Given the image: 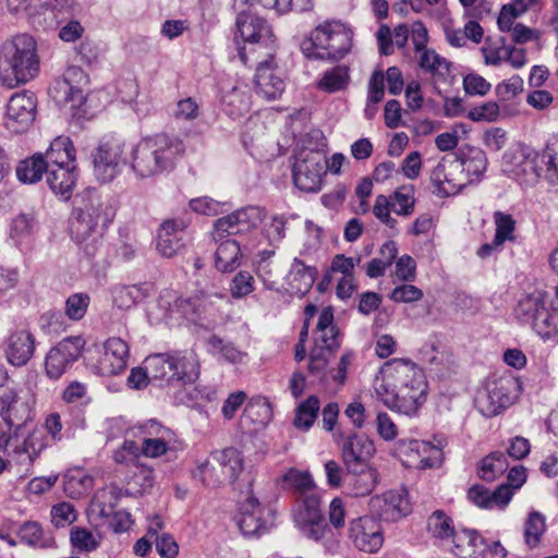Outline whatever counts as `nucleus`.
<instances>
[{"label":"nucleus","instance_id":"6","mask_svg":"<svg viewBox=\"0 0 558 558\" xmlns=\"http://www.w3.org/2000/svg\"><path fill=\"white\" fill-rule=\"evenodd\" d=\"M236 29L245 44L238 50L244 65H248L256 57H270L275 52L272 29L263 17L250 12H240L236 17Z\"/></svg>","mask_w":558,"mask_h":558},{"label":"nucleus","instance_id":"38","mask_svg":"<svg viewBox=\"0 0 558 558\" xmlns=\"http://www.w3.org/2000/svg\"><path fill=\"white\" fill-rule=\"evenodd\" d=\"M78 72L76 68H70L66 70L63 78L54 82V85L50 89L54 100L61 105H70L72 108L78 107L83 99V90L71 84L70 77Z\"/></svg>","mask_w":558,"mask_h":558},{"label":"nucleus","instance_id":"27","mask_svg":"<svg viewBox=\"0 0 558 558\" xmlns=\"http://www.w3.org/2000/svg\"><path fill=\"white\" fill-rule=\"evenodd\" d=\"M186 223L182 219H169L162 222L157 234V250L167 258L177 255L183 247V230Z\"/></svg>","mask_w":558,"mask_h":558},{"label":"nucleus","instance_id":"25","mask_svg":"<svg viewBox=\"0 0 558 558\" xmlns=\"http://www.w3.org/2000/svg\"><path fill=\"white\" fill-rule=\"evenodd\" d=\"M523 90V81L512 76L496 87L497 101L490 102V121L513 117L519 113L515 97Z\"/></svg>","mask_w":558,"mask_h":558},{"label":"nucleus","instance_id":"35","mask_svg":"<svg viewBox=\"0 0 558 558\" xmlns=\"http://www.w3.org/2000/svg\"><path fill=\"white\" fill-rule=\"evenodd\" d=\"M210 457L218 465L220 475L223 476V483L235 482L243 471L242 453L233 447L226 448L220 451H214L210 453Z\"/></svg>","mask_w":558,"mask_h":558},{"label":"nucleus","instance_id":"51","mask_svg":"<svg viewBox=\"0 0 558 558\" xmlns=\"http://www.w3.org/2000/svg\"><path fill=\"white\" fill-rule=\"evenodd\" d=\"M349 83V70L344 65H337L324 72L318 81V88L327 93L343 89Z\"/></svg>","mask_w":558,"mask_h":558},{"label":"nucleus","instance_id":"57","mask_svg":"<svg viewBox=\"0 0 558 558\" xmlns=\"http://www.w3.org/2000/svg\"><path fill=\"white\" fill-rule=\"evenodd\" d=\"M189 205L194 213L205 216H217L230 208L228 203L218 202L208 196L193 198Z\"/></svg>","mask_w":558,"mask_h":558},{"label":"nucleus","instance_id":"31","mask_svg":"<svg viewBox=\"0 0 558 558\" xmlns=\"http://www.w3.org/2000/svg\"><path fill=\"white\" fill-rule=\"evenodd\" d=\"M35 339L26 330L13 332L8 339L5 350L8 362L14 366L25 365L34 354Z\"/></svg>","mask_w":558,"mask_h":558},{"label":"nucleus","instance_id":"22","mask_svg":"<svg viewBox=\"0 0 558 558\" xmlns=\"http://www.w3.org/2000/svg\"><path fill=\"white\" fill-rule=\"evenodd\" d=\"M130 348L119 338L111 337L102 344V353L97 360V373L101 376H114L122 373L128 366Z\"/></svg>","mask_w":558,"mask_h":558},{"label":"nucleus","instance_id":"2","mask_svg":"<svg viewBox=\"0 0 558 558\" xmlns=\"http://www.w3.org/2000/svg\"><path fill=\"white\" fill-rule=\"evenodd\" d=\"M76 203L70 220V233L77 243L90 240L92 244H87L85 251L93 255L98 239L114 219L116 207L109 196L96 189H86L77 196Z\"/></svg>","mask_w":558,"mask_h":558},{"label":"nucleus","instance_id":"60","mask_svg":"<svg viewBox=\"0 0 558 558\" xmlns=\"http://www.w3.org/2000/svg\"><path fill=\"white\" fill-rule=\"evenodd\" d=\"M90 298L86 293H73L65 302V315L72 320H81L89 306Z\"/></svg>","mask_w":558,"mask_h":558},{"label":"nucleus","instance_id":"61","mask_svg":"<svg viewBox=\"0 0 558 558\" xmlns=\"http://www.w3.org/2000/svg\"><path fill=\"white\" fill-rule=\"evenodd\" d=\"M142 456L141 446L134 440H124L119 449L113 452V460L119 464L138 465L137 459Z\"/></svg>","mask_w":558,"mask_h":558},{"label":"nucleus","instance_id":"56","mask_svg":"<svg viewBox=\"0 0 558 558\" xmlns=\"http://www.w3.org/2000/svg\"><path fill=\"white\" fill-rule=\"evenodd\" d=\"M337 349L315 342L310 352L308 372L314 375H323L329 359Z\"/></svg>","mask_w":558,"mask_h":558},{"label":"nucleus","instance_id":"32","mask_svg":"<svg viewBox=\"0 0 558 558\" xmlns=\"http://www.w3.org/2000/svg\"><path fill=\"white\" fill-rule=\"evenodd\" d=\"M77 177L76 165L49 168L47 171V184L53 194L66 201L72 196Z\"/></svg>","mask_w":558,"mask_h":558},{"label":"nucleus","instance_id":"23","mask_svg":"<svg viewBox=\"0 0 558 558\" xmlns=\"http://www.w3.org/2000/svg\"><path fill=\"white\" fill-rule=\"evenodd\" d=\"M398 451L405 457L404 463L409 466L427 469L435 466L441 457L439 447L418 439H401Z\"/></svg>","mask_w":558,"mask_h":558},{"label":"nucleus","instance_id":"39","mask_svg":"<svg viewBox=\"0 0 558 558\" xmlns=\"http://www.w3.org/2000/svg\"><path fill=\"white\" fill-rule=\"evenodd\" d=\"M495 223V235L490 242V252L500 250L506 242L517 241V220L512 215L497 210L493 215Z\"/></svg>","mask_w":558,"mask_h":558},{"label":"nucleus","instance_id":"59","mask_svg":"<svg viewBox=\"0 0 558 558\" xmlns=\"http://www.w3.org/2000/svg\"><path fill=\"white\" fill-rule=\"evenodd\" d=\"M486 168L487 158L485 153L481 149H471L463 160V170L471 177V180H476L482 177Z\"/></svg>","mask_w":558,"mask_h":558},{"label":"nucleus","instance_id":"1","mask_svg":"<svg viewBox=\"0 0 558 558\" xmlns=\"http://www.w3.org/2000/svg\"><path fill=\"white\" fill-rule=\"evenodd\" d=\"M374 390L389 409L414 416L426 401L427 381L423 371L404 360L386 362L376 376Z\"/></svg>","mask_w":558,"mask_h":558},{"label":"nucleus","instance_id":"4","mask_svg":"<svg viewBox=\"0 0 558 558\" xmlns=\"http://www.w3.org/2000/svg\"><path fill=\"white\" fill-rule=\"evenodd\" d=\"M39 71L35 39L21 34L5 40L0 47V82L13 88L29 82Z\"/></svg>","mask_w":558,"mask_h":558},{"label":"nucleus","instance_id":"10","mask_svg":"<svg viewBox=\"0 0 558 558\" xmlns=\"http://www.w3.org/2000/svg\"><path fill=\"white\" fill-rule=\"evenodd\" d=\"M35 398L13 388L0 390V416L3 424L14 429V435L34 417Z\"/></svg>","mask_w":558,"mask_h":558},{"label":"nucleus","instance_id":"19","mask_svg":"<svg viewBox=\"0 0 558 558\" xmlns=\"http://www.w3.org/2000/svg\"><path fill=\"white\" fill-rule=\"evenodd\" d=\"M369 511L384 521H398L411 511L408 493L404 488L390 489L375 495L368 502Z\"/></svg>","mask_w":558,"mask_h":558},{"label":"nucleus","instance_id":"26","mask_svg":"<svg viewBox=\"0 0 558 558\" xmlns=\"http://www.w3.org/2000/svg\"><path fill=\"white\" fill-rule=\"evenodd\" d=\"M522 391V384L511 372L504 373L502 376L494 380V389L490 392V411L494 415H498L501 411L512 405Z\"/></svg>","mask_w":558,"mask_h":558},{"label":"nucleus","instance_id":"30","mask_svg":"<svg viewBox=\"0 0 558 558\" xmlns=\"http://www.w3.org/2000/svg\"><path fill=\"white\" fill-rule=\"evenodd\" d=\"M277 484L300 499L317 493L314 478L307 470L290 468L277 480Z\"/></svg>","mask_w":558,"mask_h":558},{"label":"nucleus","instance_id":"12","mask_svg":"<svg viewBox=\"0 0 558 558\" xmlns=\"http://www.w3.org/2000/svg\"><path fill=\"white\" fill-rule=\"evenodd\" d=\"M538 154L523 144H512L502 155L501 171L519 182H534L541 175Z\"/></svg>","mask_w":558,"mask_h":558},{"label":"nucleus","instance_id":"63","mask_svg":"<svg viewBox=\"0 0 558 558\" xmlns=\"http://www.w3.org/2000/svg\"><path fill=\"white\" fill-rule=\"evenodd\" d=\"M254 289V278L248 271H239L230 283V292L234 299L245 298Z\"/></svg>","mask_w":558,"mask_h":558},{"label":"nucleus","instance_id":"16","mask_svg":"<svg viewBox=\"0 0 558 558\" xmlns=\"http://www.w3.org/2000/svg\"><path fill=\"white\" fill-rule=\"evenodd\" d=\"M36 107L33 93L24 90L12 95L7 105L5 128L13 133L26 131L35 120Z\"/></svg>","mask_w":558,"mask_h":558},{"label":"nucleus","instance_id":"34","mask_svg":"<svg viewBox=\"0 0 558 558\" xmlns=\"http://www.w3.org/2000/svg\"><path fill=\"white\" fill-rule=\"evenodd\" d=\"M44 158L48 169L76 165V149L72 140L68 136H57L44 153Z\"/></svg>","mask_w":558,"mask_h":558},{"label":"nucleus","instance_id":"15","mask_svg":"<svg viewBox=\"0 0 558 558\" xmlns=\"http://www.w3.org/2000/svg\"><path fill=\"white\" fill-rule=\"evenodd\" d=\"M348 538L361 551L377 553L384 543L381 524L373 514L353 519L349 524Z\"/></svg>","mask_w":558,"mask_h":558},{"label":"nucleus","instance_id":"24","mask_svg":"<svg viewBox=\"0 0 558 558\" xmlns=\"http://www.w3.org/2000/svg\"><path fill=\"white\" fill-rule=\"evenodd\" d=\"M158 304L162 308H167L163 318L174 319L185 318L192 323L197 324L202 315L206 311V304L202 296L194 295L191 298H177L173 302L170 301L169 294L160 296Z\"/></svg>","mask_w":558,"mask_h":558},{"label":"nucleus","instance_id":"17","mask_svg":"<svg viewBox=\"0 0 558 558\" xmlns=\"http://www.w3.org/2000/svg\"><path fill=\"white\" fill-rule=\"evenodd\" d=\"M274 53L270 57H256L255 89L266 100L278 99L286 89V83L281 72L276 66Z\"/></svg>","mask_w":558,"mask_h":558},{"label":"nucleus","instance_id":"9","mask_svg":"<svg viewBox=\"0 0 558 558\" xmlns=\"http://www.w3.org/2000/svg\"><path fill=\"white\" fill-rule=\"evenodd\" d=\"M514 313L521 324L530 325L543 338H550L558 330V314L546 307L545 294L539 290L521 298Z\"/></svg>","mask_w":558,"mask_h":558},{"label":"nucleus","instance_id":"55","mask_svg":"<svg viewBox=\"0 0 558 558\" xmlns=\"http://www.w3.org/2000/svg\"><path fill=\"white\" fill-rule=\"evenodd\" d=\"M545 530V517L538 511L530 512L524 524V539L526 545L531 548L536 547Z\"/></svg>","mask_w":558,"mask_h":558},{"label":"nucleus","instance_id":"43","mask_svg":"<svg viewBox=\"0 0 558 558\" xmlns=\"http://www.w3.org/2000/svg\"><path fill=\"white\" fill-rule=\"evenodd\" d=\"M48 167L43 153H36L26 158L16 167L17 179L27 184H34L41 180L43 174H47Z\"/></svg>","mask_w":558,"mask_h":558},{"label":"nucleus","instance_id":"8","mask_svg":"<svg viewBox=\"0 0 558 558\" xmlns=\"http://www.w3.org/2000/svg\"><path fill=\"white\" fill-rule=\"evenodd\" d=\"M46 447V435L43 429L34 428L21 444H17L14 429L0 422V453L11 457L25 470L33 465Z\"/></svg>","mask_w":558,"mask_h":558},{"label":"nucleus","instance_id":"37","mask_svg":"<svg viewBox=\"0 0 558 558\" xmlns=\"http://www.w3.org/2000/svg\"><path fill=\"white\" fill-rule=\"evenodd\" d=\"M348 490L352 496L362 497L371 494L378 483L376 469L369 465L348 470Z\"/></svg>","mask_w":558,"mask_h":558},{"label":"nucleus","instance_id":"21","mask_svg":"<svg viewBox=\"0 0 558 558\" xmlns=\"http://www.w3.org/2000/svg\"><path fill=\"white\" fill-rule=\"evenodd\" d=\"M272 524V513L262 506L254 496L247 497L241 506L238 525L245 536H259Z\"/></svg>","mask_w":558,"mask_h":558},{"label":"nucleus","instance_id":"45","mask_svg":"<svg viewBox=\"0 0 558 558\" xmlns=\"http://www.w3.org/2000/svg\"><path fill=\"white\" fill-rule=\"evenodd\" d=\"M225 112L235 119L244 116L251 109V95L245 88L233 87L222 97Z\"/></svg>","mask_w":558,"mask_h":558},{"label":"nucleus","instance_id":"7","mask_svg":"<svg viewBox=\"0 0 558 558\" xmlns=\"http://www.w3.org/2000/svg\"><path fill=\"white\" fill-rule=\"evenodd\" d=\"M307 58L339 60L351 48V32L340 22L318 25L301 46Z\"/></svg>","mask_w":558,"mask_h":558},{"label":"nucleus","instance_id":"36","mask_svg":"<svg viewBox=\"0 0 558 558\" xmlns=\"http://www.w3.org/2000/svg\"><path fill=\"white\" fill-rule=\"evenodd\" d=\"M317 276L315 267L306 266L295 257L287 276V283L293 294L304 295L313 287Z\"/></svg>","mask_w":558,"mask_h":558},{"label":"nucleus","instance_id":"58","mask_svg":"<svg viewBox=\"0 0 558 558\" xmlns=\"http://www.w3.org/2000/svg\"><path fill=\"white\" fill-rule=\"evenodd\" d=\"M430 534L438 538H447L454 535L452 521L442 511H435L427 521Z\"/></svg>","mask_w":558,"mask_h":558},{"label":"nucleus","instance_id":"48","mask_svg":"<svg viewBox=\"0 0 558 558\" xmlns=\"http://www.w3.org/2000/svg\"><path fill=\"white\" fill-rule=\"evenodd\" d=\"M319 408V399L316 396H310L296 407L293 426L300 430H308L317 418Z\"/></svg>","mask_w":558,"mask_h":558},{"label":"nucleus","instance_id":"18","mask_svg":"<svg viewBox=\"0 0 558 558\" xmlns=\"http://www.w3.org/2000/svg\"><path fill=\"white\" fill-rule=\"evenodd\" d=\"M82 337H71L60 341L46 355L45 367L47 375L52 379L60 378L75 362L84 348Z\"/></svg>","mask_w":558,"mask_h":558},{"label":"nucleus","instance_id":"5","mask_svg":"<svg viewBox=\"0 0 558 558\" xmlns=\"http://www.w3.org/2000/svg\"><path fill=\"white\" fill-rule=\"evenodd\" d=\"M293 521L305 538L320 544L327 551L333 553L339 548L338 534L326 522L317 493L301 498L294 510Z\"/></svg>","mask_w":558,"mask_h":558},{"label":"nucleus","instance_id":"62","mask_svg":"<svg viewBox=\"0 0 558 558\" xmlns=\"http://www.w3.org/2000/svg\"><path fill=\"white\" fill-rule=\"evenodd\" d=\"M75 508L70 502H60L51 508V522L57 527H64L76 521Z\"/></svg>","mask_w":558,"mask_h":558},{"label":"nucleus","instance_id":"14","mask_svg":"<svg viewBox=\"0 0 558 558\" xmlns=\"http://www.w3.org/2000/svg\"><path fill=\"white\" fill-rule=\"evenodd\" d=\"M266 217V210L258 206H248L217 219L211 232L215 241L232 234H240L256 228Z\"/></svg>","mask_w":558,"mask_h":558},{"label":"nucleus","instance_id":"13","mask_svg":"<svg viewBox=\"0 0 558 558\" xmlns=\"http://www.w3.org/2000/svg\"><path fill=\"white\" fill-rule=\"evenodd\" d=\"M325 156L322 153L314 150L301 151L293 165L295 186L308 193L318 192L325 174Z\"/></svg>","mask_w":558,"mask_h":558},{"label":"nucleus","instance_id":"44","mask_svg":"<svg viewBox=\"0 0 558 558\" xmlns=\"http://www.w3.org/2000/svg\"><path fill=\"white\" fill-rule=\"evenodd\" d=\"M19 535L22 542L33 547L38 548H52L56 546V541L50 531H46L36 521L25 522L19 530Z\"/></svg>","mask_w":558,"mask_h":558},{"label":"nucleus","instance_id":"11","mask_svg":"<svg viewBox=\"0 0 558 558\" xmlns=\"http://www.w3.org/2000/svg\"><path fill=\"white\" fill-rule=\"evenodd\" d=\"M124 143L118 137H104L93 154L94 174L98 181L107 183L119 175L125 166Z\"/></svg>","mask_w":558,"mask_h":558},{"label":"nucleus","instance_id":"28","mask_svg":"<svg viewBox=\"0 0 558 558\" xmlns=\"http://www.w3.org/2000/svg\"><path fill=\"white\" fill-rule=\"evenodd\" d=\"M374 452L373 441L364 435L348 437L342 446V459L347 470H355V466L368 465V460Z\"/></svg>","mask_w":558,"mask_h":558},{"label":"nucleus","instance_id":"46","mask_svg":"<svg viewBox=\"0 0 558 558\" xmlns=\"http://www.w3.org/2000/svg\"><path fill=\"white\" fill-rule=\"evenodd\" d=\"M121 497V489L118 486H107L98 489L93 497L92 508L100 517H110Z\"/></svg>","mask_w":558,"mask_h":558},{"label":"nucleus","instance_id":"49","mask_svg":"<svg viewBox=\"0 0 558 558\" xmlns=\"http://www.w3.org/2000/svg\"><path fill=\"white\" fill-rule=\"evenodd\" d=\"M389 196L392 201V211L398 216L409 217L414 213L416 199L413 185H402Z\"/></svg>","mask_w":558,"mask_h":558},{"label":"nucleus","instance_id":"29","mask_svg":"<svg viewBox=\"0 0 558 558\" xmlns=\"http://www.w3.org/2000/svg\"><path fill=\"white\" fill-rule=\"evenodd\" d=\"M175 383L192 384L199 376V360L192 349L174 350L168 352Z\"/></svg>","mask_w":558,"mask_h":558},{"label":"nucleus","instance_id":"40","mask_svg":"<svg viewBox=\"0 0 558 558\" xmlns=\"http://www.w3.org/2000/svg\"><path fill=\"white\" fill-rule=\"evenodd\" d=\"M315 342L338 349L340 347V333L333 324V310L330 306L324 307L319 314L316 326Z\"/></svg>","mask_w":558,"mask_h":558},{"label":"nucleus","instance_id":"64","mask_svg":"<svg viewBox=\"0 0 558 558\" xmlns=\"http://www.w3.org/2000/svg\"><path fill=\"white\" fill-rule=\"evenodd\" d=\"M391 210L392 201L390 199V196H386L383 194L378 195L375 199L373 214L385 226L389 228H395L397 225V220L391 217Z\"/></svg>","mask_w":558,"mask_h":558},{"label":"nucleus","instance_id":"53","mask_svg":"<svg viewBox=\"0 0 558 558\" xmlns=\"http://www.w3.org/2000/svg\"><path fill=\"white\" fill-rule=\"evenodd\" d=\"M70 542L77 553H92L100 546V537L82 526L71 529Z\"/></svg>","mask_w":558,"mask_h":558},{"label":"nucleus","instance_id":"33","mask_svg":"<svg viewBox=\"0 0 558 558\" xmlns=\"http://www.w3.org/2000/svg\"><path fill=\"white\" fill-rule=\"evenodd\" d=\"M452 553L460 558H484L487 545L476 531L462 530L454 533Z\"/></svg>","mask_w":558,"mask_h":558},{"label":"nucleus","instance_id":"50","mask_svg":"<svg viewBox=\"0 0 558 558\" xmlns=\"http://www.w3.org/2000/svg\"><path fill=\"white\" fill-rule=\"evenodd\" d=\"M207 350L214 356L229 363H242L245 354L238 350L232 343H225L221 338L213 335L207 340Z\"/></svg>","mask_w":558,"mask_h":558},{"label":"nucleus","instance_id":"54","mask_svg":"<svg viewBox=\"0 0 558 558\" xmlns=\"http://www.w3.org/2000/svg\"><path fill=\"white\" fill-rule=\"evenodd\" d=\"M415 52L418 53V65L422 70L432 74H439L441 76L449 73L450 63L445 58L436 53L435 50L424 48Z\"/></svg>","mask_w":558,"mask_h":558},{"label":"nucleus","instance_id":"20","mask_svg":"<svg viewBox=\"0 0 558 558\" xmlns=\"http://www.w3.org/2000/svg\"><path fill=\"white\" fill-rule=\"evenodd\" d=\"M143 433L142 456L156 459L173 449L174 433L156 420H149L140 427Z\"/></svg>","mask_w":558,"mask_h":558},{"label":"nucleus","instance_id":"52","mask_svg":"<svg viewBox=\"0 0 558 558\" xmlns=\"http://www.w3.org/2000/svg\"><path fill=\"white\" fill-rule=\"evenodd\" d=\"M94 486V477L83 471H74L65 475L64 492L71 498H80Z\"/></svg>","mask_w":558,"mask_h":558},{"label":"nucleus","instance_id":"47","mask_svg":"<svg viewBox=\"0 0 558 558\" xmlns=\"http://www.w3.org/2000/svg\"><path fill=\"white\" fill-rule=\"evenodd\" d=\"M147 369L151 380H161L167 384H174V375L168 352L151 354L147 357Z\"/></svg>","mask_w":558,"mask_h":558},{"label":"nucleus","instance_id":"3","mask_svg":"<svg viewBox=\"0 0 558 558\" xmlns=\"http://www.w3.org/2000/svg\"><path fill=\"white\" fill-rule=\"evenodd\" d=\"M185 153L183 141L167 133L142 138L131 151L130 167L137 178H153L174 169Z\"/></svg>","mask_w":558,"mask_h":558},{"label":"nucleus","instance_id":"42","mask_svg":"<svg viewBox=\"0 0 558 558\" xmlns=\"http://www.w3.org/2000/svg\"><path fill=\"white\" fill-rule=\"evenodd\" d=\"M113 304L121 310H129L149 295L148 284L116 286L112 291Z\"/></svg>","mask_w":558,"mask_h":558},{"label":"nucleus","instance_id":"41","mask_svg":"<svg viewBox=\"0 0 558 558\" xmlns=\"http://www.w3.org/2000/svg\"><path fill=\"white\" fill-rule=\"evenodd\" d=\"M215 254V266L219 271H233L241 265V248L238 241L222 239Z\"/></svg>","mask_w":558,"mask_h":558}]
</instances>
